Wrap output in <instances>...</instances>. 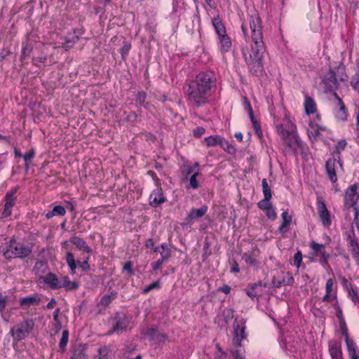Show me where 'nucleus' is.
I'll use <instances>...</instances> for the list:
<instances>
[{
	"label": "nucleus",
	"instance_id": "nucleus-27",
	"mask_svg": "<svg viewBox=\"0 0 359 359\" xmlns=\"http://www.w3.org/2000/svg\"><path fill=\"white\" fill-rule=\"evenodd\" d=\"M346 145L347 142L346 140L343 139L338 141L337 144L334 146V150L332 154V156L338 159H341V151L346 149Z\"/></svg>",
	"mask_w": 359,
	"mask_h": 359
},
{
	"label": "nucleus",
	"instance_id": "nucleus-41",
	"mask_svg": "<svg viewBox=\"0 0 359 359\" xmlns=\"http://www.w3.org/2000/svg\"><path fill=\"white\" fill-rule=\"evenodd\" d=\"M35 156V151L34 149H31L28 152L25 153L24 155H22V157L25 160V165L27 168H29L32 159Z\"/></svg>",
	"mask_w": 359,
	"mask_h": 359
},
{
	"label": "nucleus",
	"instance_id": "nucleus-20",
	"mask_svg": "<svg viewBox=\"0 0 359 359\" xmlns=\"http://www.w3.org/2000/svg\"><path fill=\"white\" fill-rule=\"evenodd\" d=\"M40 302L41 299L37 295L25 297L19 300L20 306L25 309L32 305H38Z\"/></svg>",
	"mask_w": 359,
	"mask_h": 359
},
{
	"label": "nucleus",
	"instance_id": "nucleus-61",
	"mask_svg": "<svg viewBox=\"0 0 359 359\" xmlns=\"http://www.w3.org/2000/svg\"><path fill=\"white\" fill-rule=\"evenodd\" d=\"M12 208H11L10 206H8L5 204L4 210L1 213V218H6L9 217L11 215Z\"/></svg>",
	"mask_w": 359,
	"mask_h": 359
},
{
	"label": "nucleus",
	"instance_id": "nucleus-29",
	"mask_svg": "<svg viewBox=\"0 0 359 359\" xmlns=\"http://www.w3.org/2000/svg\"><path fill=\"white\" fill-rule=\"evenodd\" d=\"M80 34L81 33L77 34L76 30H74L73 33H69L66 36L65 43V47L68 48H72L73 45L79 41Z\"/></svg>",
	"mask_w": 359,
	"mask_h": 359
},
{
	"label": "nucleus",
	"instance_id": "nucleus-49",
	"mask_svg": "<svg viewBox=\"0 0 359 359\" xmlns=\"http://www.w3.org/2000/svg\"><path fill=\"white\" fill-rule=\"evenodd\" d=\"M351 85L353 88L359 93V74H355L351 78Z\"/></svg>",
	"mask_w": 359,
	"mask_h": 359
},
{
	"label": "nucleus",
	"instance_id": "nucleus-38",
	"mask_svg": "<svg viewBox=\"0 0 359 359\" xmlns=\"http://www.w3.org/2000/svg\"><path fill=\"white\" fill-rule=\"evenodd\" d=\"M219 146L227 153L234 154L236 151V148L230 144L227 140L222 137V143Z\"/></svg>",
	"mask_w": 359,
	"mask_h": 359
},
{
	"label": "nucleus",
	"instance_id": "nucleus-37",
	"mask_svg": "<svg viewBox=\"0 0 359 359\" xmlns=\"http://www.w3.org/2000/svg\"><path fill=\"white\" fill-rule=\"evenodd\" d=\"M117 293L112 292L110 294H104L100 299L101 306L106 307L109 305L113 299L116 297Z\"/></svg>",
	"mask_w": 359,
	"mask_h": 359
},
{
	"label": "nucleus",
	"instance_id": "nucleus-39",
	"mask_svg": "<svg viewBox=\"0 0 359 359\" xmlns=\"http://www.w3.org/2000/svg\"><path fill=\"white\" fill-rule=\"evenodd\" d=\"M262 186L264 197L266 200H271L272 195L266 179H263L262 180Z\"/></svg>",
	"mask_w": 359,
	"mask_h": 359
},
{
	"label": "nucleus",
	"instance_id": "nucleus-6",
	"mask_svg": "<svg viewBox=\"0 0 359 359\" xmlns=\"http://www.w3.org/2000/svg\"><path fill=\"white\" fill-rule=\"evenodd\" d=\"M34 321L32 319H25L15 325L10 331V334L16 341L26 338L33 330Z\"/></svg>",
	"mask_w": 359,
	"mask_h": 359
},
{
	"label": "nucleus",
	"instance_id": "nucleus-21",
	"mask_svg": "<svg viewBox=\"0 0 359 359\" xmlns=\"http://www.w3.org/2000/svg\"><path fill=\"white\" fill-rule=\"evenodd\" d=\"M60 288H65L66 290H75L79 288V283L75 281H71L68 276H63L60 280Z\"/></svg>",
	"mask_w": 359,
	"mask_h": 359
},
{
	"label": "nucleus",
	"instance_id": "nucleus-36",
	"mask_svg": "<svg viewBox=\"0 0 359 359\" xmlns=\"http://www.w3.org/2000/svg\"><path fill=\"white\" fill-rule=\"evenodd\" d=\"M319 218L323 226H330L332 224L330 213L328 210L318 213Z\"/></svg>",
	"mask_w": 359,
	"mask_h": 359
},
{
	"label": "nucleus",
	"instance_id": "nucleus-9",
	"mask_svg": "<svg viewBox=\"0 0 359 359\" xmlns=\"http://www.w3.org/2000/svg\"><path fill=\"white\" fill-rule=\"evenodd\" d=\"M339 164L342 168L341 160L338 159L336 157H332L328 158L325 164V170L327 174L329 180L334 183L337 181V176L336 173V167Z\"/></svg>",
	"mask_w": 359,
	"mask_h": 359
},
{
	"label": "nucleus",
	"instance_id": "nucleus-40",
	"mask_svg": "<svg viewBox=\"0 0 359 359\" xmlns=\"http://www.w3.org/2000/svg\"><path fill=\"white\" fill-rule=\"evenodd\" d=\"M69 339V331L65 330L62 331V337L60 340L59 347L61 351H64L67 346Z\"/></svg>",
	"mask_w": 359,
	"mask_h": 359
},
{
	"label": "nucleus",
	"instance_id": "nucleus-1",
	"mask_svg": "<svg viewBox=\"0 0 359 359\" xmlns=\"http://www.w3.org/2000/svg\"><path fill=\"white\" fill-rule=\"evenodd\" d=\"M251 48H243L242 54L250 72L255 76H261L264 72V57L266 46L263 41L262 20L257 15L250 16Z\"/></svg>",
	"mask_w": 359,
	"mask_h": 359
},
{
	"label": "nucleus",
	"instance_id": "nucleus-30",
	"mask_svg": "<svg viewBox=\"0 0 359 359\" xmlns=\"http://www.w3.org/2000/svg\"><path fill=\"white\" fill-rule=\"evenodd\" d=\"M207 147H215L222 143V137L220 135L209 136L204 138Z\"/></svg>",
	"mask_w": 359,
	"mask_h": 359
},
{
	"label": "nucleus",
	"instance_id": "nucleus-45",
	"mask_svg": "<svg viewBox=\"0 0 359 359\" xmlns=\"http://www.w3.org/2000/svg\"><path fill=\"white\" fill-rule=\"evenodd\" d=\"M317 207L318 213L328 210L325 202L321 196L317 198Z\"/></svg>",
	"mask_w": 359,
	"mask_h": 359
},
{
	"label": "nucleus",
	"instance_id": "nucleus-28",
	"mask_svg": "<svg viewBox=\"0 0 359 359\" xmlns=\"http://www.w3.org/2000/svg\"><path fill=\"white\" fill-rule=\"evenodd\" d=\"M147 94L146 92L141 90L136 95V102L144 109H149L150 107L149 102L146 101Z\"/></svg>",
	"mask_w": 359,
	"mask_h": 359
},
{
	"label": "nucleus",
	"instance_id": "nucleus-50",
	"mask_svg": "<svg viewBox=\"0 0 359 359\" xmlns=\"http://www.w3.org/2000/svg\"><path fill=\"white\" fill-rule=\"evenodd\" d=\"M52 210L55 216H63L66 213V210L62 205H56Z\"/></svg>",
	"mask_w": 359,
	"mask_h": 359
},
{
	"label": "nucleus",
	"instance_id": "nucleus-44",
	"mask_svg": "<svg viewBox=\"0 0 359 359\" xmlns=\"http://www.w3.org/2000/svg\"><path fill=\"white\" fill-rule=\"evenodd\" d=\"M349 298L352 300L353 303H357L359 301L358 295L357 290L353 288V287H351L348 290H346Z\"/></svg>",
	"mask_w": 359,
	"mask_h": 359
},
{
	"label": "nucleus",
	"instance_id": "nucleus-31",
	"mask_svg": "<svg viewBox=\"0 0 359 359\" xmlns=\"http://www.w3.org/2000/svg\"><path fill=\"white\" fill-rule=\"evenodd\" d=\"M17 201L16 190L13 189L6 193L5 196V204L11 208H13Z\"/></svg>",
	"mask_w": 359,
	"mask_h": 359
},
{
	"label": "nucleus",
	"instance_id": "nucleus-5",
	"mask_svg": "<svg viewBox=\"0 0 359 359\" xmlns=\"http://www.w3.org/2000/svg\"><path fill=\"white\" fill-rule=\"evenodd\" d=\"M278 133L281 136L284 144L287 148L296 153L297 148L301 147L302 142L298 137L295 130H287L283 124L276 126Z\"/></svg>",
	"mask_w": 359,
	"mask_h": 359
},
{
	"label": "nucleus",
	"instance_id": "nucleus-62",
	"mask_svg": "<svg viewBox=\"0 0 359 359\" xmlns=\"http://www.w3.org/2000/svg\"><path fill=\"white\" fill-rule=\"evenodd\" d=\"M231 273H237L240 272V269L238 266V264L236 260H232L231 262Z\"/></svg>",
	"mask_w": 359,
	"mask_h": 359
},
{
	"label": "nucleus",
	"instance_id": "nucleus-56",
	"mask_svg": "<svg viewBox=\"0 0 359 359\" xmlns=\"http://www.w3.org/2000/svg\"><path fill=\"white\" fill-rule=\"evenodd\" d=\"M243 259L248 264L254 266L256 264V259L252 257L251 255H248V253H244L243 257Z\"/></svg>",
	"mask_w": 359,
	"mask_h": 359
},
{
	"label": "nucleus",
	"instance_id": "nucleus-34",
	"mask_svg": "<svg viewBox=\"0 0 359 359\" xmlns=\"http://www.w3.org/2000/svg\"><path fill=\"white\" fill-rule=\"evenodd\" d=\"M282 223L278 228L280 232H283V229L287 227L292 222V217L288 215L287 211H284L281 214Z\"/></svg>",
	"mask_w": 359,
	"mask_h": 359
},
{
	"label": "nucleus",
	"instance_id": "nucleus-26",
	"mask_svg": "<svg viewBox=\"0 0 359 359\" xmlns=\"http://www.w3.org/2000/svg\"><path fill=\"white\" fill-rule=\"evenodd\" d=\"M86 346L85 344H78L74 347V354L71 359H83L86 358Z\"/></svg>",
	"mask_w": 359,
	"mask_h": 359
},
{
	"label": "nucleus",
	"instance_id": "nucleus-46",
	"mask_svg": "<svg viewBox=\"0 0 359 359\" xmlns=\"http://www.w3.org/2000/svg\"><path fill=\"white\" fill-rule=\"evenodd\" d=\"M136 351V346L130 344L126 348V353H128V355H126L127 359H142V356L140 355H137L134 358L131 357V354Z\"/></svg>",
	"mask_w": 359,
	"mask_h": 359
},
{
	"label": "nucleus",
	"instance_id": "nucleus-23",
	"mask_svg": "<svg viewBox=\"0 0 359 359\" xmlns=\"http://www.w3.org/2000/svg\"><path fill=\"white\" fill-rule=\"evenodd\" d=\"M334 307V309L336 310V313L335 314H336L337 318L339 320V325H340V327H341V332L344 334H346V331H347L346 324L344 318L343 316L342 310H341V307L339 306V305L338 304V302H337L335 304Z\"/></svg>",
	"mask_w": 359,
	"mask_h": 359
},
{
	"label": "nucleus",
	"instance_id": "nucleus-10",
	"mask_svg": "<svg viewBox=\"0 0 359 359\" xmlns=\"http://www.w3.org/2000/svg\"><path fill=\"white\" fill-rule=\"evenodd\" d=\"M357 190L358 185L356 184L350 186L346 190L344 195V206L346 208H350L351 205L358 203L359 193H358Z\"/></svg>",
	"mask_w": 359,
	"mask_h": 359
},
{
	"label": "nucleus",
	"instance_id": "nucleus-18",
	"mask_svg": "<svg viewBox=\"0 0 359 359\" xmlns=\"http://www.w3.org/2000/svg\"><path fill=\"white\" fill-rule=\"evenodd\" d=\"M70 242L75 245L79 250L83 251L89 255L92 254V249L83 238L78 236H72L70 238Z\"/></svg>",
	"mask_w": 359,
	"mask_h": 359
},
{
	"label": "nucleus",
	"instance_id": "nucleus-63",
	"mask_svg": "<svg viewBox=\"0 0 359 359\" xmlns=\"http://www.w3.org/2000/svg\"><path fill=\"white\" fill-rule=\"evenodd\" d=\"M123 270L128 271L130 275L134 274L133 270V263L131 262H127L123 266Z\"/></svg>",
	"mask_w": 359,
	"mask_h": 359
},
{
	"label": "nucleus",
	"instance_id": "nucleus-54",
	"mask_svg": "<svg viewBox=\"0 0 359 359\" xmlns=\"http://www.w3.org/2000/svg\"><path fill=\"white\" fill-rule=\"evenodd\" d=\"M198 175H199L198 172L194 173L191 176L190 180H189L190 186L194 189H197L199 186L198 182L196 179V177H197V176H198Z\"/></svg>",
	"mask_w": 359,
	"mask_h": 359
},
{
	"label": "nucleus",
	"instance_id": "nucleus-47",
	"mask_svg": "<svg viewBox=\"0 0 359 359\" xmlns=\"http://www.w3.org/2000/svg\"><path fill=\"white\" fill-rule=\"evenodd\" d=\"M32 51V48L31 46H28L27 44L22 46V55H21V60H23L26 59L27 57H29Z\"/></svg>",
	"mask_w": 359,
	"mask_h": 359
},
{
	"label": "nucleus",
	"instance_id": "nucleus-51",
	"mask_svg": "<svg viewBox=\"0 0 359 359\" xmlns=\"http://www.w3.org/2000/svg\"><path fill=\"white\" fill-rule=\"evenodd\" d=\"M265 213L269 219L274 220L277 217V214L276 212L275 209L273 208V205H271L270 208H268L265 210Z\"/></svg>",
	"mask_w": 359,
	"mask_h": 359
},
{
	"label": "nucleus",
	"instance_id": "nucleus-64",
	"mask_svg": "<svg viewBox=\"0 0 359 359\" xmlns=\"http://www.w3.org/2000/svg\"><path fill=\"white\" fill-rule=\"evenodd\" d=\"M165 262L163 261V259H158L157 261L153 262L151 264V266H152V269L154 271H156L158 270V269L161 268V265L164 263Z\"/></svg>",
	"mask_w": 359,
	"mask_h": 359
},
{
	"label": "nucleus",
	"instance_id": "nucleus-55",
	"mask_svg": "<svg viewBox=\"0 0 359 359\" xmlns=\"http://www.w3.org/2000/svg\"><path fill=\"white\" fill-rule=\"evenodd\" d=\"M347 241L348 242L350 250L359 245L358 238L355 237L354 233L353 237L351 235H348Z\"/></svg>",
	"mask_w": 359,
	"mask_h": 359
},
{
	"label": "nucleus",
	"instance_id": "nucleus-25",
	"mask_svg": "<svg viewBox=\"0 0 359 359\" xmlns=\"http://www.w3.org/2000/svg\"><path fill=\"white\" fill-rule=\"evenodd\" d=\"M212 25L218 35V36H221L226 34V28L222 23L221 19L217 16V18H214L212 20Z\"/></svg>",
	"mask_w": 359,
	"mask_h": 359
},
{
	"label": "nucleus",
	"instance_id": "nucleus-3",
	"mask_svg": "<svg viewBox=\"0 0 359 359\" xmlns=\"http://www.w3.org/2000/svg\"><path fill=\"white\" fill-rule=\"evenodd\" d=\"M0 250L3 257L8 261L15 258L24 259L32 254V247L18 242L15 238H12L5 243V246L1 247Z\"/></svg>",
	"mask_w": 359,
	"mask_h": 359
},
{
	"label": "nucleus",
	"instance_id": "nucleus-13",
	"mask_svg": "<svg viewBox=\"0 0 359 359\" xmlns=\"http://www.w3.org/2000/svg\"><path fill=\"white\" fill-rule=\"evenodd\" d=\"M333 95L336 99L335 116L341 121H346L348 116V111L342 100L339 97L337 93L334 92Z\"/></svg>",
	"mask_w": 359,
	"mask_h": 359
},
{
	"label": "nucleus",
	"instance_id": "nucleus-59",
	"mask_svg": "<svg viewBox=\"0 0 359 359\" xmlns=\"http://www.w3.org/2000/svg\"><path fill=\"white\" fill-rule=\"evenodd\" d=\"M205 132V129L202 126L196 127L193 130V135L195 137H200Z\"/></svg>",
	"mask_w": 359,
	"mask_h": 359
},
{
	"label": "nucleus",
	"instance_id": "nucleus-8",
	"mask_svg": "<svg viewBox=\"0 0 359 359\" xmlns=\"http://www.w3.org/2000/svg\"><path fill=\"white\" fill-rule=\"evenodd\" d=\"M144 338L154 344H161L168 340V337L165 333L161 332L156 326L152 325L143 333Z\"/></svg>",
	"mask_w": 359,
	"mask_h": 359
},
{
	"label": "nucleus",
	"instance_id": "nucleus-16",
	"mask_svg": "<svg viewBox=\"0 0 359 359\" xmlns=\"http://www.w3.org/2000/svg\"><path fill=\"white\" fill-rule=\"evenodd\" d=\"M165 201V197L161 189H158L152 191L149 196V201L151 205L157 207Z\"/></svg>",
	"mask_w": 359,
	"mask_h": 359
},
{
	"label": "nucleus",
	"instance_id": "nucleus-43",
	"mask_svg": "<svg viewBox=\"0 0 359 359\" xmlns=\"http://www.w3.org/2000/svg\"><path fill=\"white\" fill-rule=\"evenodd\" d=\"M131 48V44L128 42L125 41L123 46L120 50V53L123 60H125L126 56L128 55Z\"/></svg>",
	"mask_w": 359,
	"mask_h": 359
},
{
	"label": "nucleus",
	"instance_id": "nucleus-58",
	"mask_svg": "<svg viewBox=\"0 0 359 359\" xmlns=\"http://www.w3.org/2000/svg\"><path fill=\"white\" fill-rule=\"evenodd\" d=\"M161 259H163L164 262L168 260L170 257V249L166 248V250L160 251Z\"/></svg>",
	"mask_w": 359,
	"mask_h": 359
},
{
	"label": "nucleus",
	"instance_id": "nucleus-7",
	"mask_svg": "<svg viewBox=\"0 0 359 359\" xmlns=\"http://www.w3.org/2000/svg\"><path fill=\"white\" fill-rule=\"evenodd\" d=\"M130 320V318L127 314L123 313H116L114 318V325L113 327L109 330L108 334H121L126 331L129 325Z\"/></svg>",
	"mask_w": 359,
	"mask_h": 359
},
{
	"label": "nucleus",
	"instance_id": "nucleus-52",
	"mask_svg": "<svg viewBox=\"0 0 359 359\" xmlns=\"http://www.w3.org/2000/svg\"><path fill=\"white\" fill-rule=\"evenodd\" d=\"M302 262V254L300 250H298L294 256V265L297 266V268H299Z\"/></svg>",
	"mask_w": 359,
	"mask_h": 359
},
{
	"label": "nucleus",
	"instance_id": "nucleus-48",
	"mask_svg": "<svg viewBox=\"0 0 359 359\" xmlns=\"http://www.w3.org/2000/svg\"><path fill=\"white\" fill-rule=\"evenodd\" d=\"M89 257L84 259L83 262L77 261V265L82 269L83 271H88L90 270V266L88 264Z\"/></svg>",
	"mask_w": 359,
	"mask_h": 359
},
{
	"label": "nucleus",
	"instance_id": "nucleus-11",
	"mask_svg": "<svg viewBox=\"0 0 359 359\" xmlns=\"http://www.w3.org/2000/svg\"><path fill=\"white\" fill-rule=\"evenodd\" d=\"M294 282V278L289 273L285 276L283 272H281L273 276L271 283L273 287L279 288L283 285H291Z\"/></svg>",
	"mask_w": 359,
	"mask_h": 359
},
{
	"label": "nucleus",
	"instance_id": "nucleus-53",
	"mask_svg": "<svg viewBox=\"0 0 359 359\" xmlns=\"http://www.w3.org/2000/svg\"><path fill=\"white\" fill-rule=\"evenodd\" d=\"M269 201L270 200H266L264 197L263 200L258 203V207L265 211L268 208H270L272 205V203Z\"/></svg>",
	"mask_w": 359,
	"mask_h": 359
},
{
	"label": "nucleus",
	"instance_id": "nucleus-32",
	"mask_svg": "<svg viewBox=\"0 0 359 359\" xmlns=\"http://www.w3.org/2000/svg\"><path fill=\"white\" fill-rule=\"evenodd\" d=\"M305 112L307 114H313L316 111V106L313 98L306 97L304 101Z\"/></svg>",
	"mask_w": 359,
	"mask_h": 359
},
{
	"label": "nucleus",
	"instance_id": "nucleus-17",
	"mask_svg": "<svg viewBox=\"0 0 359 359\" xmlns=\"http://www.w3.org/2000/svg\"><path fill=\"white\" fill-rule=\"evenodd\" d=\"M262 287H265L266 285H263L262 281H259L258 283L249 285V286L245 289V291L247 294L253 299L260 294L262 290Z\"/></svg>",
	"mask_w": 359,
	"mask_h": 359
},
{
	"label": "nucleus",
	"instance_id": "nucleus-33",
	"mask_svg": "<svg viewBox=\"0 0 359 359\" xmlns=\"http://www.w3.org/2000/svg\"><path fill=\"white\" fill-rule=\"evenodd\" d=\"M47 271V264L43 261H37L33 268V271L35 275L41 276L45 273Z\"/></svg>",
	"mask_w": 359,
	"mask_h": 359
},
{
	"label": "nucleus",
	"instance_id": "nucleus-60",
	"mask_svg": "<svg viewBox=\"0 0 359 359\" xmlns=\"http://www.w3.org/2000/svg\"><path fill=\"white\" fill-rule=\"evenodd\" d=\"M108 348L107 346L101 347L98 349L99 359H105L107 356Z\"/></svg>",
	"mask_w": 359,
	"mask_h": 359
},
{
	"label": "nucleus",
	"instance_id": "nucleus-42",
	"mask_svg": "<svg viewBox=\"0 0 359 359\" xmlns=\"http://www.w3.org/2000/svg\"><path fill=\"white\" fill-rule=\"evenodd\" d=\"M309 246H310V248L313 250L312 255H315V256H318V253L321 250L322 248L325 247V245L324 244H319V243H316V241H312L310 243Z\"/></svg>",
	"mask_w": 359,
	"mask_h": 359
},
{
	"label": "nucleus",
	"instance_id": "nucleus-22",
	"mask_svg": "<svg viewBox=\"0 0 359 359\" xmlns=\"http://www.w3.org/2000/svg\"><path fill=\"white\" fill-rule=\"evenodd\" d=\"M329 351L332 359H339L341 357L342 353L340 345L336 341L329 343Z\"/></svg>",
	"mask_w": 359,
	"mask_h": 359
},
{
	"label": "nucleus",
	"instance_id": "nucleus-14",
	"mask_svg": "<svg viewBox=\"0 0 359 359\" xmlns=\"http://www.w3.org/2000/svg\"><path fill=\"white\" fill-rule=\"evenodd\" d=\"M323 82L325 86L326 92H331L337 89L338 79L335 72L332 69H330V71L325 75Z\"/></svg>",
	"mask_w": 359,
	"mask_h": 359
},
{
	"label": "nucleus",
	"instance_id": "nucleus-19",
	"mask_svg": "<svg viewBox=\"0 0 359 359\" xmlns=\"http://www.w3.org/2000/svg\"><path fill=\"white\" fill-rule=\"evenodd\" d=\"M342 335L345 337L347 350L351 359H359V355L357 353L356 346L354 341L348 338V331H346V334L342 332Z\"/></svg>",
	"mask_w": 359,
	"mask_h": 359
},
{
	"label": "nucleus",
	"instance_id": "nucleus-12",
	"mask_svg": "<svg viewBox=\"0 0 359 359\" xmlns=\"http://www.w3.org/2000/svg\"><path fill=\"white\" fill-rule=\"evenodd\" d=\"M208 211V206L203 205L200 208H191L187 217L184 219L183 225H191L193 221L203 217Z\"/></svg>",
	"mask_w": 359,
	"mask_h": 359
},
{
	"label": "nucleus",
	"instance_id": "nucleus-2",
	"mask_svg": "<svg viewBox=\"0 0 359 359\" xmlns=\"http://www.w3.org/2000/svg\"><path fill=\"white\" fill-rule=\"evenodd\" d=\"M216 86L217 77L214 72H201L189 81L185 89L188 102L196 107L208 104L212 90Z\"/></svg>",
	"mask_w": 359,
	"mask_h": 359
},
{
	"label": "nucleus",
	"instance_id": "nucleus-24",
	"mask_svg": "<svg viewBox=\"0 0 359 359\" xmlns=\"http://www.w3.org/2000/svg\"><path fill=\"white\" fill-rule=\"evenodd\" d=\"M219 43L220 50L223 54L229 51L231 47V40L226 34L219 36Z\"/></svg>",
	"mask_w": 359,
	"mask_h": 359
},
{
	"label": "nucleus",
	"instance_id": "nucleus-15",
	"mask_svg": "<svg viewBox=\"0 0 359 359\" xmlns=\"http://www.w3.org/2000/svg\"><path fill=\"white\" fill-rule=\"evenodd\" d=\"M40 279H42L43 283L48 285L53 290L60 288V280L53 273H48L46 276H40Z\"/></svg>",
	"mask_w": 359,
	"mask_h": 359
},
{
	"label": "nucleus",
	"instance_id": "nucleus-57",
	"mask_svg": "<svg viewBox=\"0 0 359 359\" xmlns=\"http://www.w3.org/2000/svg\"><path fill=\"white\" fill-rule=\"evenodd\" d=\"M159 287H160L159 283L158 281H156V282H154L151 284L149 285L148 286H147L143 290L142 292L144 294H146V293H148L149 292H150L151 290H152L154 289L158 288Z\"/></svg>",
	"mask_w": 359,
	"mask_h": 359
},
{
	"label": "nucleus",
	"instance_id": "nucleus-4",
	"mask_svg": "<svg viewBox=\"0 0 359 359\" xmlns=\"http://www.w3.org/2000/svg\"><path fill=\"white\" fill-rule=\"evenodd\" d=\"M245 320L241 319L238 320H235L233 323V349L231 351L233 359H245V349L242 344V341L247 339V334L245 332Z\"/></svg>",
	"mask_w": 359,
	"mask_h": 359
},
{
	"label": "nucleus",
	"instance_id": "nucleus-35",
	"mask_svg": "<svg viewBox=\"0 0 359 359\" xmlns=\"http://www.w3.org/2000/svg\"><path fill=\"white\" fill-rule=\"evenodd\" d=\"M66 262L74 274L77 266V262H76L74 254L72 252H67Z\"/></svg>",
	"mask_w": 359,
	"mask_h": 359
}]
</instances>
